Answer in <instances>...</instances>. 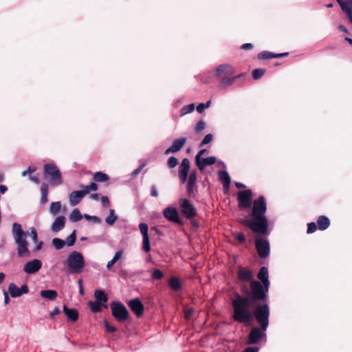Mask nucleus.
Returning <instances> with one entry per match:
<instances>
[{
  "label": "nucleus",
  "instance_id": "nucleus-1",
  "mask_svg": "<svg viewBox=\"0 0 352 352\" xmlns=\"http://www.w3.org/2000/svg\"><path fill=\"white\" fill-rule=\"evenodd\" d=\"M267 204L265 198L261 196L253 202L252 218L246 217L242 220L241 223L254 232L265 234L268 228V221L265 216Z\"/></svg>",
  "mask_w": 352,
  "mask_h": 352
},
{
  "label": "nucleus",
  "instance_id": "nucleus-2",
  "mask_svg": "<svg viewBox=\"0 0 352 352\" xmlns=\"http://www.w3.org/2000/svg\"><path fill=\"white\" fill-rule=\"evenodd\" d=\"M232 319L245 325H250L254 317L251 300L248 296L236 294L232 300Z\"/></svg>",
  "mask_w": 352,
  "mask_h": 352
},
{
  "label": "nucleus",
  "instance_id": "nucleus-3",
  "mask_svg": "<svg viewBox=\"0 0 352 352\" xmlns=\"http://www.w3.org/2000/svg\"><path fill=\"white\" fill-rule=\"evenodd\" d=\"M12 234L16 244L17 245V254L19 257L30 256L28 249V242L26 239L28 232L23 230L21 224L14 223L12 228Z\"/></svg>",
  "mask_w": 352,
  "mask_h": 352
},
{
  "label": "nucleus",
  "instance_id": "nucleus-4",
  "mask_svg": "<svg viewBox=\"0 0 352 352\" xmlns=\"http://www.w3.org/2000/svg\"><path fill=\"white\" fill-rule=\"evenodd\" d=\"M43 177L52 186H59L63 180L60 170L53 163L46 164L43 166Z\"/></svg>",
  "mask_w": 352,
  "mask_h": 352
},
{
  "label": "nucleus",
  "instance_id": "nucleus-5",
  "mask_svg": "<svg viewBox=\"0 0 352 352\" xmlns=\"http://www.w3.org/2000/svg\"><path fill=\"white\" fill-rule=\"evenodd\" d=\"M67 271L69 273H80L85 265V261L82 255L76 251H73L67 257L66 261Z\"/></svg>",
  "mask_w": 352,
  "mask_h": 352
},
{
  "label": "nucleus",
  "instance_id": "nucleus-6",
  "mask_svg": "<svg viewBox=\"0 0 352 352\" xmlns=\"http://www.w3.org/2000/svg\"><path fill=\"white\" fill-rule=\"evenodd\" d=\"M254 316L256 322L263 327L264 330H267L269 325L270 308L267 305L257 306L254 311Z\"/></svg>",
  "mask_w": 352,
  "mask_h": 352
},
{
  "label": "nucleus",
  "instance_id": "nucleus-7",
  "mask_svg": "<svg viewBox=\"0 0 352 352\" xmlns=\"http://www.w3.org/2000/svg\"><path fill=\"white\" fill-rule=\"evenodd\" d=\"M112 316L119 322H124L128 320L129 313L126 307L120 302L113 301L110 304Z\"/></svg>",
  "mask_w": 352,
  "mask_h": 352
},
{
  "label": "nucleus",
  "instance_id": "nucleus-8",
  "mask_svg": "<svg viewBox=\"0 0 352 352\" xmlns=\"http://www.w3.org/2000/svg\"><path fill=\"white\" fill-rule=\"evenodd\" d=\"M250 287L251 290L248 292V295L253 300H264L265 299L266 293H267L268 289H267L264 285H262V284L257 280H253L251 282Z\"/></svg>",
  "mask_w": 352,
  "mask_h": 352
},
{
  "label": "nucleus",
  "instance_id": "nucleus-9",
  "mask_svg": "<svg viewBox=\"0 0 352 352\" xmlns=\"http://www.w3.org/2000/svg\"><path fill=\"white\" fill-rule=\"evenodd\" d=\"M265 331L266 330H264L261 326L253 327L248 335V344H255L258 343L261 339L265 338Z\"/></svg>",
  "mask_w": 352,
  "mask_h": 352
},
{
  "label": "nucleus",
  "instance_id": "nucleus-10",
  "mask_svg": "<svg viewBox=\"0 0 352 352\" xmlns=\"http://www.w3.org/2000/svg\"><path fill=\"white\" fill-rule=\"evenodd\" d=\"M239 206L242 209H248L252 204V191L241 190L238 192Z\"/></svg>",
  "mask_w": 352,
  "mask_h": 352
},
{
  "label": "nucleus",
  "instance_id": "nucleus-11",
  "mask_svg": "<svg viewBox=\"0 0 352 352\" xmlns=\"http://www.w3.org/2000/svg\"><path fill=\"white\" fill-rule=\"evenodd\" d=\"M255 245L258 254L261 258H266L269 256L270 248L268 241L261 238L256 239Z\"/></svg>",
  "mask_w": 352,
  "mask_h": 352
},
{
  "label": "nucleus",
  "instance_id": "nucleus-12",
  "mask_svg": "<svg viewBox=\"0 0 352 352\" xmlns=\"http://www.w3.org/2000/svg\"><path fill=\"white\" fill-rule=\"evenodd\" d=\"M190 164L187 158L182 160L181 164L179 167V177L182 184H184L187 181L188 174L190 170Z\"/></svg>",
  "mask_w": 352,
  "mask_h": 352
},
{
  "label": "nucleus",
  "instance_id": "nucleus-13",
  "mask_svg": "<svg viewBox=\"0 0 352 352\" xmlns=\"http://www.w3.org/2000/svg\"><path fill=\"white\" fill-rule=\"evenodd\" d=\"M42 267V262L39 259H33L27 262L23 266V271L28 274H35Z\"/></svg>",
  "mask_w": 352,
  "mask_h": 352
},
{
  "label": "nucleus",
  "instance_id": "nucleus-14",
  "mask_svg": "<svg viewBox=\"0 0 352 352\" xmlns=\"http://www.w3.org/2000/svg\"><path fill=\"white\" fill-rule=\"evenodd\" d=\"M139 228L141 234H142V245L143 250L146 252H148L151 250L149 237L148 234V225L145 223H140L139 225Z\"/></svg>",
  "mask_w": 352,
  "mask_h": 352
},
{
  "label": "nucleus",
  "instance_id": "nucleus-15",
  "mask_svg": "<svg viewBox=\"0 0 352 352\" xmlns=\"http://www.w3.org/2000/svg\"><path fill=\"white\" fill-rule=\"evenodd\" d=\"M8 292L12 298H16L28 293L29 289L28 285L25 284L23 285L19 288L14 283H12L8 286Z\"/></svg>",
  "mask_w": 352,
  "mask_h": 352
},
{
  "label": "nucleus",
  "instance_id": "nucleus-16",
  "mask_svg": "<svg viewBox=\"0 0 352 352\" xmlns=\"http://www.w3.org/2000/svg\"><path fill=\"white\" fill-rule=\"evenodd\" d=\"M87 194H88V186H86L81 190L72 192L69 195L70 204L72 206L77 205Z\"/></svg>",
  "mask_w": 352,
  "mask_h": 352
},
{
  "label": "nucleus",
  "instance_id": "nucleus-17",
  "mask_svg": "<svg viewBox=\"0 0 352 352\" xmlns=\"http://www.w3.org/2000/svg\"><path fill=\"white\" fill-rule=\"evenodd\" d=\"M180 206L182 213L187 217L191 218L195 216V210L192 204L186 199H180Z\"/></svg>",
  "mask_w": 352,
  "mask_h": 352
},
{
  "label": "nucleus",
  "instance_id": "nucleus-18",
  "mask_svg": "<svg viewBox=\"0 0 352 352\" xmlns=\"http://www.w3.org/2000/svg\"><path fill=\"white\" fill-rule=\"evenodd\" d=\"M164 217L170 221L179 223L180 221L177 210L174 207H167L164 210Z\"/></svg>",
  "mask_w": 352,
  "mask_h": 352
},
{
  "label": "nucleus",
  "instance_id": "nucleus-19",
  "mask_svg": "<svg viewBox=\"0 0 352 352\" xmlns=\"http://www.w3.org/2000/svg\"><path fill=\"white\" fill-rule=\"evenodd\" d=\"M128 305L138 317L142 315L144 306L138 298L131 300L128 302Z\"/></svg>",
  "mask_w": 352,
  "mask_h": 352
},
{
  "label": "nucleus",
  "instance_id": "nucleus-20",
  "mask_svg": "<svg viewBox=\"0 0 352 352\" xmlns=\"http://www.w3.org/2000/svg\"><path fill=\"white\" fill-rule=\"evenodd\" d=\"M234 69L232 66L230 65H221L217 67L215 70V75L221 79L223 76L228 75H233Z\"/></svg>",
  "mask_w": 352,
  "mask_h": 352
},
{
  "label": "nucleus",
  "instance_id": "nucleus-21",
  "mask_svg": "<svg viewBox=\"0 0 352 352\" xmlns=\"http://www.w3.org/2000/svg\"><path fill=\"white\" fill-rule=\"evenodd\" d=\"M186 142V138H182L174 140L171 146L165 151V154L174 153L179 151Z\"/></svg>",
  "mask_w": 352,
  "mask_h": 352
},
{
  "label": "nucleus",
  "instance_id": "nucleus-22",
  "mask_svg": "<svg viewBox=\"0 0 352 352\" xmlns=\"http://www.w3.org/2000/svg\"><path fill=\"white\" fill-rule=\"evenodd\" d=\"M197 172L195 170H192L190 175L189 177H187V192L189 195V196H191L194 195L195 189V185L197 183Z\"/></svg>",
  "mask_w": 352,
  "mask_h": 352
},
{
  "label": "nucleus",
  "instance_id": "nucleus-23",
  "mask_svg": "<svg viewBox=\"0 0 352 352\" xmlns=\"http://www.w3.org/2000/svg\"><path fill=\"white\" fill-rule=\"evenodd\" d=\"M342 10L346 14L352 24V0H337Z\"/></svg>",
  "mask_w": 352,
  "mask_h": 352
},
{
  "label": "nucleus",
  "instance_id": "nucleus-24",
  "mask_svg": "<svg viewBox=\"0 0 352 352\" xmlns=\"http://www.w3.org/2000/svg\"><path fill=\"white\" fill-rule=\"evenodd\" d=\"M238 278L241 281L248 282L253 278V273L247 268L240 267L238 272Z\"/></svg>",
  "mask_w": 352,
  "mask_h": 352
},
{
  "label": "nucleus",
  "instance_id": "nucleus-25",
  "mask_svg": "<svg viewBox=\"0 0 352 352\" xmlns=\"http://www.w3.org/2000/svg\"><path fill=\"white\" fill-rule=\"evenodd\" d=\"M66 219L64 216H59L56 218L55 221L52 225L51 230L54 232H57L61 230L65 224Z\"/></svg>",
  "mask_w": 352,
  "mask_h": 352
},
{
  "label": "nucleus",
  "instance_id": "nucleus-26",
  "mask_svg": "<svg viewBox=\"0 0 352 352\" xmlns=\"http://www.w3.org/2000/svg\"><path fill=\"white\" fill-rule=\"evenodd\" d=\"M217 162V158L210 156L206 158H201L196 162V164L200 170H203L206 166L214 164Z\"/></svg>",
  "mask_w": 352,
  "mask_h": 352
},
{
  "label": "nucleus",
  "instance_id": "nucleus-27",
  "mask_svg": "<svg viewBox=\"0 0 352 352\" xmlns=\"http://www.w3.org/2000/svg\"><path fill=\"white\" fill-rule=\"evenodd\" d=\"M258 278L266 287L267 289H269L270 281L268 279V270L266 267H262L260 269L258 273Z\"/></svg>",
  "mask_w": 352,
  "mask_h": 352
},
{
  "label": "nucleus",
  "instance_id": "nucleus-28",
  "mask_svg": "<svg viewBox=\"0 0 352 352\" xmlns=\"http://www.w3.org/2000/svg\"><path fill=\"white\" fill-rule=\"evenodd\" d=\"M63 311L69 320L76 322L78 319V312L76 309H69L64 305Z\"/></svg>",
  "mask_w": 352,
  "mask_h": 352
},
{
  "label": "nucleus",
  "instance_id": "nucleus-29",
  "mask_svg": "<svg viewBox=\"0 0 352 352\" xmlns=\"http://www.w3.org/2000/svg\"><path fill=\"white\" fill-rule=\"evenodd\" d=\"M219 179L223 184V188L228 190L230 184V177L226 170H220L218 173Z\"/></svg>",
  "mask_w": 352,
  "mask_h": 352
},
{
  "label": "nucleus",
  "instance_id": "nucleus-30",
  "mask_svg": "<svg viewBox=\"0 0 352 352\" xmlns=\"http://www.w3.org/2000/svg\"><path fill=\"white\" fill-rule=\"evenodd\" d=\"M317 225L320 230H324L329 228L330 225V221L328 217L322 215L318 218Z\"/></svg>",
  "mask_w": 352,
  "mask_h": 352
},
{
  "label": "nucleus",
  "instance_id": "nucleus-31",
  "mask_svg": "<svg viewBox=\"0 0 352 352\" xmlns=\"http://www.w3.org/2000/svg\"><path fill=\"white\" fill-rule=\"evenodd\" d=\"M232 76V75L225 76L221 79L220 87L221 88H225L226 87L232 85L234 83V80L240 76L239 75L236 76Z\"/></svg>",
  "mask_w": 352,
  "mask_h": 352
},
{
  "label": "nucleus",
  "instance_id": "nucleus-32",
  "mask_svg": "<svg viewBox=\"0 0 352 352\" xmlns=\"http://www.w3.org/2000/svg\"><path fill=\"white\" fill-rule=\"evenodd\" d=\"M41 296L42 298L50 300H54L56 297L58 296V294L56 291L53 289H47V290H42L41 292Z\"/></svg>",
  "mask_w": 352,
  "mask_h": 352
},
{
  "label": "nucleus",
  "instance_id": "nucleus-33",
  "mask_svg": "<svg viewBox=\"0 0 352 352\" xmlns=\"http://www.w3.org/2000/svg\"><path fill=\"white\" fill-rule=\"evenodd\" d=\"M48 184L45 183H43L41 186V203L44 204L48 201L47 195H48Z\"/></svg>",
  "mask_w": 352,
  "mask_h": 352
},
{
  "label": "nucleus",
  "instance_id": "nucleus-34",
  "mask_svg": "<svg viewBox=\"0 0 352 352\" xmlns=\"http://www.w3.org/2000/svg\"><path fill=\"white\" fill-rule=\"evenodd\" d=\"M107 307L106 304H103L101 302H89V308L95 313L100 311L102 308H107Z\"/></svg>",
  "mask_w": 352,
  "mask_h": 352
},
{
  "label": "nucleus",
  "instance_id": "nucleus-35",
  "mask_svg": "<svg viewBox=\"0 0 352 352\" xmlns=\"http://www.w3.org/2000/svg\"><path fill=\"white\" fill-rule=\"evenodd\" d=\"M93 179L96 182H104L109 180V176L102 172H96L93 175Z\"/></svg>",
  "mask_w": 352,
  "mask_h": 352
},
{
  "label": "nucleus",
  "instance_id": "nucleus-36",
  "mask_svg": "<svg viewBox=\"0 0 352 352\" xmlns=\"http://www.w3.org/2000/svg\"><path fill=\"white\" fill-rule=\"evenodd\" d=\"M94 296L96 299V301L97 302H101L103 304H106V302H107V296L102 290L96 291L94 293Z\"/></svg>",
  "mask_w": 352,
  "mask_h": 352
},
{
  "label": "nucleus",
  "instance_id": "nucleus-37",
  "mask_svg": "<svg viewBox=\"0 0 352 352\" xmlns=\"http://www.w3.org/2000/svg\"><path fill=\"white\" fill-rule=\"evenodd\" d=\"M195 105L193 103L184 106L179 111L180 116L183 117L186 114L190 113L194 111Z\"/></svg>",
  "mask_w": 352,
  "mask_h": 352
},
{
  "label": "nucleus",
  "instance_id": "nucleus-38",
  "mask_svg": "<svg viewBox=\"0 0 352 352\" xmlns=\"http://www.w3.org/2000/svg\"><path fill=\"white\" fill-rule=\"evenodd\" d=\"M170 287L175 291H178L181 289L182 285L179 280L176 277H171L169 280Z\"/></svg>",
  "mask_w": 352,
  "mask_h": 352
},
{
  "label": "nucleus",
  "instance_id": "nucleus-39",
  "mask_svg": "<svg viewBox=\"0 0 352 352\" xmlns=\"http://www.w3.org/2000/svg\"><path fill=\"white\" fill-rule=\"evenodd\" d=\"M118 218V217L115 214L114 210L110 209L109 214L106 217L105 221L108 225L112 226L114 224Z\"/></svg>",
  "mask_w": 352,
  "mask_h": 352
},
{
  "label": "nucleus",
  "instance_id": "nucleus-40",
  "mask_svg": "<svg viewBox=\"0 0 352 352\" xmlns=\"http://www.w3.org/2000/svg\"><path fill=\"white\" fill-rule=\"evenodd\" d=\"M61 208L60 201L52 202L50 204V212L53 215L56 214Z\"/></svg>",
  "mask_w": 352,
  "mask_h": 352
},
{
  "label": "nucleus",
  "instance_id": "nucleus-41",
  "mask_svg": "<svg viewBox=\"0 0 352 352\" xmlns=\"http://www.w3.org/2000/svg\"><path fill=\"white\" fill-rule=\"evenodd\" d=\"M82 219V215L78 208H75L69 215V219L72 221L76 222Z\"/></svg>",
  "mask_w": 352,
  "mask_h": 352
},
{
  "label": "nucleus",
  "instance_id": "nucleus-42",
  "mask_svg": "<svg viewBox=\"0 0 352 352\" xmlns=\"http://www.w3.org/2000/svg\"><path fill=\"white\" fill-rule=\"evenodd\" d=\"M275 58V54L268 52V51H263L258 54V59H271Z\"/></svg>",
  "mask_w": 352,
  "mask_h": 352
},
{
  "label": "nucleus",
  "instance_id": "nucleus-43",
  "mask_svg": "<svg viewBox=\"0 0 352 352\" xmlns=\"http://www.w3.org/2000/svg\"><path fill=\"white\" fill-rule=\"evenodd\" d=\"M52 245L56 250H60L65 245V241L59 238H54L52 240Z\"/></svg>",
  "mask_w": 352,
  "mask_h": 352
},
{
  "label": "nucleus",
  "instance_id": "nucleus-44",
  "mask_svg": "<svg viewBox=\"0 0 352 352\" xmlns=\"http://www.w3.org/2000/svg\"><path fill=\"white\" fill-rule=\"evenodd\" d=\"M76 240V230H74L72 233L67 238L65 244L68 246H72Z\"/></svg>",
  "mask_w": 352,
  "mask_h": 352
},
{
  "label": "nucleus",
  "instance_id": "nucleus-45",
  "mask_svg": "<svg viewBox=\"0 0 352 352\" xmlns=\"http://www.w3.org/2000/svg\"><path fill=\"white\" fill-rule=\"evenodd\" d=\"M265 73V70L262 69H255L252 72V77L255 80L261 78Z\"/></svg>",
  "mask_w": 352,
  "mask_h": 352
},
{
  "label": "nucleus",
  "instance_id": "nucleus-46",
  "mask_svg": "<svg viewBox=\"0 0 352 352\" xmlns=\"http://www.w3.org/2000/svg\"><path fill=\"white\" fill-rule=\"evenodd\" d=\"M211 104V101L208 100L206 103H200L197 107V111L198 113H203L206 109L208 108Z\"/></svg>",
  "mask_w": 352,
  "mask_h": 352
},
{
  "label": "nucleus",
  "instance_id": "nucleus-47",
  "mask_svg": "<svg viewBox=\"0 0 352 352\" xmlns=\"http://www.w3.org/2000/svg\"><path fill=\"white\" fill-rule=\"evenodd\" d=\"M167 164L170 168H175L178 164V160L175 157L171 156L168 158Z\"/></svg>",
  "mask_w": 352,
  "mask_h": 352
},
{
  "label": "nucleus",
  "instance_id": "nucleus-48",
  "mask_svg": "<svg viewBox=\"0 0 352 352\" xmlns=\"http://www.w3.org/2000/svg\"><path fill=\"white\" fill-rule=\"evenodd\" d=\"M206 127V123L204 120H199L196 126H195V131L197 133H199L202 131Z\"/></svg>",
  "mask_w": 352,
  "mask_h": 352
},
{
  "label": "nucleus",
  "instance_id": "nucleus-49",
  "mask_svg": "<svg viewBox=\"0 0 352 352\" xmlns=\"http://www.w3.org/2000/svg\"><path fill=\"white\" fill-rule=\"evenodd\" d=\"M307 232L308 234L314 233L317 230V224L314 222L309 223L307 224Z\"/></svg>",
  "mask_w": 352,
  "mask_h": 352
},
{
  "label": "nucleus",
  "instance_id": "nucleus-50",
  "mask_svg": "<svg viewBox=\"0 0 352 352\" xmlns=\"http://www.w3.org/2000/svg\"><path fill=\"white\" fill-rule=\"evenodd\" d=\"M212 138H213V135L212 134H207L204 138L203 139V140L201 141V144H200V146H202L205 144H209L212 140Z\"/></svg>",
  "mask_w": 352,
  "mask_h": 352
},
{
  "label": "nucleus",
  "instance_id": "nucleus-51",
  "mask_svg": "<svg viewBox=\"0 0 352 352\" xmlns=\"http://www.w3.org/2000/svg\"><path fill=\"white\" fill-rule=\"evenodd\" d=\"M30 236L32 239V241L34 243H37L38 241V234L36 230L34 228H31L30 229Z\"/></svg>",
  "mask_w": 352,
  "mask_h": 352
},
{
  "label": "nucleus",
  "instance_id": "nucleus-52",
  "mask_svg": "<svg viewBox=\"0 0 352 352\" xmlns=\"http://www.w3.org/2000/svg\"><path fill=\"white\" fill-rule=\"evenodd\" d=\"M152 277L153 279H161L163 277V273L160 270H155L153 272Z\"/></svg>",
  "mask_w": 352,
  "mask_h": 352
},
{
  "label": "nucleus",
  "instance_id": "nucleus-53",
  "mask_svg": "<svg viewBox=\"0 0 352 352\" xmlns=\"http://www.w3.org/2000/svg\"><path fill=\"white\" fill-rule=\"evenodd\" d=\"M104 327L108 332H115L117 330L116 327L111 326L107 320L104 321Z\"/></svg>",
  "mask_w": 352,
  "mask_h": 352
},
{
  "label": "nucleus",
  "instance_id": "nucleus-54",
  "mask_svg": "<svg viewBox=\"0 0 352 352\" xmlns=\"http://www.w3.org/2000/svg\"><path fill=\"white\" fill-rule=\"evenodd\" d=\"M122 254H123V251L122 250H119V251L116 252L115 253L114 256L113 257L112 260L116 263L119 259H120V258L122 256Z\"/></svg>",
  "mask_w": 352,
  "mask_h": 352
},
{
  "label": "nucleus",
  "instance_id": "nucleus-55",
  "mask_svg": "<svg viewBox=\"0 0 352 352\" xmlns=\"http://www.w3.org/2000/svg\"><path fill=\"white\" fill-rule=\"evenodd\" d=\"M101 203L103 206L107 207L109 205V201L107 196H101L100 197Z\"/></svg>",
  "mask_w": 352,
  "mask_h": 352
},
{
  "label": "nucleus",
  "instance_id": "nucleus-56",
  "mask_svg": "<svg viewBox=\"0 0 352 352\" xmlns=\"http://www.w3.org/2000/svg\"><path fill=\"white\" fill-rule=\"evenodd\" d=\"M146 164H142L141 166H140L138 168L135 169L132 173V176L135 177L137 176L142 169L145 166Z\"/></svg>",
  "mask_w": 352,
  "mask_h": 352
},
{
  "label": "nucleus",
  "instance_id": "nucleus-57",
  "mask_svg": "<svg viewBox=\"0 0 352 352\" xmlns=\"http://www.w3.org/2000/svg\"><path fill=\"white\" fill-rule=\"evenodd\" d=\"M60 313V309L58 307H56L53 311L50 313V316L51 318H53L56 315H58Z\"/></svg>",
  "mask_w": 352,
  "mask_h": 352
},
{
  "label": "nucleus",
  "instance_id": "nucleus-58",
  "mask_svg": "<svg viewBox=\"0 0 352 352\" xmlns=\"http://www.w3.org/2000/svg\"><path fill=\"white\" fill-rule=\"evenodd\" d=\"M206 152V149H201L200 150L198 153L195 156V161H198L200 159H201V155H203Z\"/></svg>",
  "mask_w": 352,
  "mask_h": 352
},
{
  "label": "nucleus",
  "instance_id": "nucleus-59",
  "mask_svg": "<svg viewBox=\"0 0 352 352\" xmlns=\"http://www.w3.org/2000/svg\"><path fill=\"white\" fill-rule=\"evenodd\" d=\"M236 239L241 243H244L246 241L245 236L242 233L237 234Z\"/></svg>",
  "mask_w": 352,
  "mask_h": 352
},
{
  "label": "nucleus",
  "instance_id": "nucleus-60",
  "mask_svg": "<svg viewBox=\"0 0 352 352\" xmlns=\"http://www.w3.org/2000/svg\"><path fill=\"white\" fill-rule=\"evenodd\" d=\"M243 352H258V348L256 346H250L245 349Z\"/></svg>",
  "mask_w": 352,
  "mask_h": 352
},
{
  "label": "nucleus",
  "instance_id": "nucleus-61",
  "mask_svg": "<svg viewBox=\"0 0 352 352\" xmlns=\"http://www.w3.org/2000/svg\"><path fill=\"white\" fill-rule=\"evenodd\" d=\"M36 243V246L33 250V252H37V251L40 250L43 245V242L42 241H38V242Z\"/></svg>",
  "mask_w": 352,
  "mask_h": 352
},
{
  "label": "nucleus",
  "instance_id": "nucleus-62",
  "mask_svg": "<svg viewBox=\"0 0 352 352\" xmlns=\"http://www.w3.org/2000/svg\"><path fill=\"white\" fill-rule=\"evenodd\" d=\"M34 171H35V170H34V169H32V168H31V167H30V166H29L26 170H24V171H23V172H22L21 175H22L23 177H25V176H26L28 174H29V173H33V172H34Z\"/></svg>",
  "mask_w": 352,
  "mask_h": 352
},
{
  "label": "nucleus",
  "instance_id": "nucleus-63",
  "mask_svg": "<svg viewBox=\"0 0 352 352\" xmlns=\"http://www.w3.org/2000/svg\"><path fill=\"white\" fill-rule=\"evenodd\" d=\"M151 195L152 197H157L158 196V192H157V188L155 186H153L151 187Z\"/></svg>",
  "mask_w": 352,
  "mask_h": 352
},
{
  "label": "nucleus",
  "instance_id": "nucleus-64",
  "mask_svg": "<svg viewBox=\"0 0 352 352\" xmlns=\"http://www.w3.org/2000/svg\"><path fill=\"white\" fill-rule=\"evenodd\" d=\"M253 47V45L252 43H245L241 45V49L244 50H250Z\"/></svg>",
  "mask_w": 352,
  "mask_h": 352
}]
</instances>
